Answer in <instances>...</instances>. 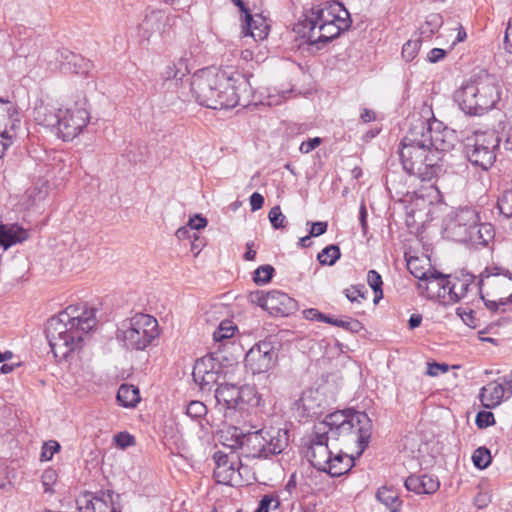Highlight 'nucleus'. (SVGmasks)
<instances>
[{"instance_id": "nucleus-1", "label": "nucleus", "mask_w": 512, "mask_h": 512, "mask_svg": "<svg viewBox=\"0 0 512 512\" xmlns=\"http://www.w3.org/2000/svg\"><path fill=\"white\" fill-rule=\"evenodd\" d=\"M190 86L196 101L210 109L246 106L251 101V84L239 72L228 74L214 67L204 68L193 74Z\"/></svg>"}, {"instance_id": "nucleus-2", "label": "nucleus", "mask_w": 512, "mask_h": 512, "mask_svg": "<svg viewBox=\"0 0 512 512\" xmlns=\"http://www.w3.org/2000/svg\"><path fill=\"white\" fill-rule=\"evenodd\" d=\"M351 25L349 12L340 2H325L306 10L293 31L310 45L321 48Z\"/></svg>"}, {"instance_id": "nucleus-3", "label": "nucleus", "mask_w": 512, "mask_h": 512, "mask_svg": "<svg viewBox=\"0 0 512 512\" xmlns=\"http://www.w3.org/2000/svg\"><path fill=\"white\" fill-rule=\"evenodd\" d=\"M77 310L69 306L47 322L46 338L55 357L67 358L81 348L84 336L96 325L94 308H84L76 315Z\"/></svg>"}, {"instance_id": "nucleus-4", "label": "nucleus", "mask_w": 512, "mask_h": 512, "mask_svg": "<svg viewBox=\"0 0 512 512\" xmlns=\"http://www.w3.org/2000/svg\"><path fill=\"white\" fill-rule=\"evenodd\" d=\"M425 121L419 119L400 142L398 154L403 169L422 181H430L439 170L440 156L430 150L425 135Z\"/></svg>"}, {"instance_id": "nucleus-5", "label": "nucleus", "mask_w": 512, "mask_h": 512, "mask_svg": "<svg viewBox=\"0 0 512 512\" xmlns=\"http://www.w3.org/2000/svg\"><path fill=\"white\" fill-rule=\"evenodd\" d=\"M227 444L232 449H241L246 457L267 459L282 453L289 443V432L285 428H262L244 433L231 426L226 431Z\"/></svg>"}, {"instance_id": "nucleus-6", "label": "nucleus", "mask_w": 512, "mask_h": 512, "mask_svg": "<svg viewBox=\"0 0 512 512\" xmlns=\"http://www.w3.org/2000/svg\"><path fill=\"white\" fill-rule=\"evenodd\" d=\"M454 99L466 114L481 115L500 100L498 81L494 75L480 71L455 92Z\"/></svg>"}, {"instance_id": "nucleus-7", "label": "nucleus", "mask_w": 512, "mask_h": 512, "mask_svg": "<svg viewBox=\"0 0 512 512\" xmlns=\"http://www.w3.org/2000/svg\"><path fill=\"white\" fill-rule=\"evenodd\" d=\"M160 335L155 317L137 313L121 323L117 330V339L129 350L143 351Z\"/></svg>"}, {"instance_id": "nucleus-8", "label": "nucleus", "mask_w": 512, "mask_h": 512, "mask_svg": "<svg viewBox=\"0 0 512 512\" xmlns=\"http://www.w3.org/2000/svg\"><path fill=\"white\" fill-rule=\"evenodd\" d=\"M501 138L497 131H475L466 138L465 154L474 166L488 170L496 160V152L499 149Z\"/></svg>"}, {"instance_id": "nucleus-9", "label": "nucleus", "mask_w": 512, "mask_h": 512, "mask_svg": "<svg viewBox=\"0 0 512 512\" xmlns=\"http://www.w3.org/2000/svg\"><path fill=\"white\" fill-rule=\"evenodd\" d=\"M372 426V421L365 412L354 411L350 413V420L330 431L329 438L335 441L356 443L359 448L358 456H360L368 447Z\"/></svg>"}, {"instance_id": "nucleus-10", "label": "nucleus", "mask_w": 512, "mask_h": 512, "mask_svg": "<svg viewBox=\"0 0 512 512\" xmlns=\"http://www.w3.org/2000/svg\"><path fill=\"white\" fill-rule=\"evenodd\" d=\"M480 222L478 212L471 207H462L450 212L444 219V234L447 238L465 243Z\"/></svg>"}, {"instance_id": "nucleus-11", "label": "nucleus", "mask_w": 512, "mask_h": 512, "mask_svg": "<svg viewBox=\"0 0 512 512\" xmlns=\"http://www.w3.org/2000/svg\"><path fill=\"white\" fill-rule=\"evenodd\" d=\"M419 277L429 280L431 284L436 282L439 288L448 287L447 295L452 302H458L464 298L475 280V276L472 274H465L462 278L450 280V276L434 269H428Z\"/></svg>"}, {"instance_id": "nucleus-12", "label": "nucleus", "mask_w": 512, "mask_h": 512, "mask_svg": "<svg viewBox=\"0 0 512 512\" xmlns=\"http://www.w3.org/2000/svg\"><path fill=\"white\" fill-rule=\"evenodd\" d=\"M485 284L490 287L504 288L505 290L509 291L512 289V273L509 270L504 271L499 267H493L491 269L487 268L480 275V280L477 283L480 297L485 302V305L488 309L496 311L498 304L495 301H486L481 293L482 286ZM499 301L501 305L512 303V293L508 297H500Z\"/></svg>"}, {"instance_id": "nucleus-13", "label": "nucleus", "mask_w": 512, "mask_h": 512, "mask_svg": "<svg viewBox=\"0 0 512 512\" xmlns=\"http://www.w3.org/2000/svg\"><path fill=\"white\" fill-rule=\"evenodd\" d=\"M278 353L271 342L260 341L246 353L245 366L255 375L269 371L277 363Z\"/></svg>"}, {"instance_id": "nucleus-14", "label": "nucleus", "mask_w": 512, "mask_h": 512, "mask_svg": "<svg viewBox=\"0 0 512 512\" xmlns=\"http://www.w3.org/2000/svg\"><path fill=\"white\" fill-rule=\"evenodd\" d=\"M331 440L326 435L325 425L317 424L310 439V445L307 451V457L311 465L318 471L326 472L332 452L328 447V441Z\"/></svg>"}, {"instance_id": "nucleus-15", "label": "nucleus", "mask_w": 512, "mask_h": 512, "mask_svg": "<svg viewBox=\"0 0 512 512\" xmlns=\"http://www.w3.org/2000/svg\"><path fill=\"white\" fill-rule=\"evenodd\" d=\"M59 124L55 128L57 135L64 141L74 139L89 121L86 109L74 108L60 111Z\"/></svg>"}, {"instance_id": "nucleus-16", "label": "nucleus", "mask_w": 512, "mask_h": 512, "mask_svg": "<svg viewBox=\"0 0 512 512\" xmlns=\"http://www.w3.org/2000/svg\"><path fill=\"white\" fill-rule=\"evenodd\" d=\"M0 126H4L0 132V144L3 150H7L16 135L15 131L20 127V114L16 104L4 98H0Z\"/></svg>"}, {"instance_id": "nucleus-17", "label": "nucleus", "mask_w": 512, "mask_h": 512, "mask_svg": "<svg viewBox=\"0 0 512 512\" xmlns=\"http://www.w3.org/2000/svg\"><path fill=\"white\" fill-rule=\"evenodd\" d=\"M253 394V390L248 386H237L235 384H219L215 390V399L217 404L223 405L227 409L241 408V405L248 402L247 397Z\"/></svg>"}, {"instance_id": "nucleus-18", "label": "nucleus", "mask_w": 512, "mask_h": 512, "mask_svg": "<svg viewBox=\"0 0 512 512\" xmlns=\"http://www.w3.org/2000/svg\"><path fill=\"white\" fill-rule=\"evenodd\" d=\"M264 310L274 316H288L298 310V303L288 294L273 290L266 293Z\"/></svg>"}, {"instance_id": "nucleus-19", "label": "nucleus", "mask_w": 512, "mask_h": 512, "mask_svg": "<svg viewBox=\"0 0 512 512\" xmlns=\"http://www.w3.org/2000/svg\"><path fill=\"white\" fill-rule=\"evenodd\" d=\"M423 135H425L426 142L430 150H432V152H437L440 157L442 156V153L452 150L457 141V137L453 130L445 128L442 131H432L431 127L426 123Z\"/></svg>"}, {"instance_id": "nucleus-20", "label": "nucleus", "mask_w": 512, "mask_h": 512, "mask_svg": "<svg viewBox=\"0 0 512 512\" xmlns=\"http://www.w3.org/2000/svg\"><path fill=\"white\" fill-rule=\"evenodd\" d=\"M295 405L297 410L301 411L302 416L318 417L325 411L326 400L318 390L308 389L302 393Z\"/></svg>"}, {"instance_id": "nucleus-21", "label": "nucleus", "mask_w": 512, "mask_h": 512, "mask_svg": "<svg viewBox=\"0 0 512 512\" xmlns=\"http://www.w3.org/2000/svg\"><path fill=\"white\" fill-rule=\"evenodd\" d=\"M120 500L111 490L98 491L86 501L85 512H121Z\"/></svg>"}, {"instance_id": "nucleus-22", "label": "nucleus", "mask_w": 512, "mask_h": 512, "mask_svg": "<svg viewBox=\"0 0 512 512\" xmlns=\"http://www.w3.org/2000/svg\"><path fill=\"white\" fill-rule=\"evenodd\" d=\"M269 33V25L266 19L260 14L251 15L246 13L242 24V34L244 37H251L254 41L264 40Z\"/></svg>"}, {"instance_id": "nucleus-23", "label": "nucleus", "mask_w": 512, "mask_h": 512, "mask_svg": "<svg viewBox=\"0 0 512 512\" xmlns=\"http://www.w3.org/2000/svg\"><path fill=\"white\" fill-rule=\"evenodd\" d=\"M61 109H56L54 106L45 103L43 100H38L33 110V117L37 124L51 128L55 131L57 124H59Z\"/></svg>"}, {"instance_id": "nucleus-24", "label": "nucleus", "mask_w": 512, "mask_h": 512, "mask_svg": "<svg viewBox=\"0 0 512 512\" xmlns=\"http://www.w3.org/2000/svg\"><path fill=\"white\" fill-rule=\"evenodd\" d=\"M405 487L417 494H433L439 489L440 482L437 477L428 474L411 475L406 478Z\"/></svg>"}, {"instance_id": "nucleus-25", "label": "nucleus", "mask_w": 512, "mask_h": 512, "mask_svg": "<svg viewBox=\"0 0 512 512\" xmlns=\"http://www.w3.org/2000/svg\"><path fill=\"white\" fill-rule=\"evenodd\" d=\"M28 237V230L16 223L0 224V251L3 252L10 246L27 240Z\"/></svg>"}, {"instance_id": "nucleus-26", "label": "nucleus", "mask_w": 512, "mask_h": 512, "mask_svg": "<svg viewBox=\"0 0 512 512\" xmlns=\"http://www.w3.org/2000/svg\"><path fill=\"white\" fill-rule=\"evenodd\" d=\"M61 69L78 75H87L92 67L90 60L69 50L61 51Z\"/></svg>"}, {"instance_id": "nucleus-27", "label": "nucleus", "mask_w": 512, "mask_h": 512, "mask_svg": "<svg viewBox=\"0 0 512 512\" xmlns=\"http://www.w3.org/2000/svg\"><path fill=\"white\" fill-rule=\"evenodd\" d=\"M480 401L485 408L493 409L497 407L506 397L504 395L503 383L492 381L480 390Z\"/></svg>"}, {"instance_id": "nucleus-28", "label": "nucleus", "mask_w": 512, "mask_h": 512, "mask_svg": "<svg viewBox=\"0 0 512 512\" xmlns=\"http://www.w3.org/2000/svg\"><path fill=\"white\" fill-rule=\"evenodd\" d=\"M166 20L167 17L161 10H151L147 12L144 19L139 24L142 36L148 40L153 34L161 31Z\"/></svg>"}, {"instance_id": "nucleus-29", "label": "nucleus", "mask_w": 512, "mask_h": 512, "mask_svg": "<svg viewBox=\"0 0 512 512\" xmlns=\"http://www.w3.org/2000/svg\"><path fill=\"white\" fill-rule=\"evenodd\" d=\"M354 466V458L343 453L331 456L326 473L332 477H339L346 474Z\"/></svg>"}, {"instance_id": "nucleus-30", "label": "nucleus", "mask_w": 512, "mask_h": 512, "mask_svg": "<svg viewBox=\"0 0 512 512\" xmlns=\"http://www.w3.org/2000/svg\"><path fill=\"white\" fill-rule=\"evenodd\" d=\"M376 497L391 512H398L401 508L402 501L399 499L397 491L392 488L381 487L378 489Z\"/></svg>"}, {"instance_id": "nucleus-31", "label": "nucleus", "mask_w": 512, "mask_h": 512, "mask_svg": "<svg viewBox=\"0 0 512 512\" xmlns=\"http://www.w3.org/2000/svg\"><path fill=\"white\" fill-rule=\"evenodd\" d=\"M117 400L123 407H135L140 400L137 387L129 384H122L117 392Z\"/></svg>"}, {"instance_id": "nucleus-32", "label": "nucleus", "mask_w": 512, "mask_h": 512, "mask_svg": "<svg viewBox=\"0 0 512 512\" xmlns=\"http://www.w3.org/2000/svg\"><path fill=\"white\" fill-rule=\"evenodd\" d=\"M469 242L473 244L487 245L494 237L493 226L489 223H477V227L471 233Z\"/></svg>"}, {"instance_id": "nucleus-33", "label": "nucleus", "mask_w": 512, "mask_h": 512, "mask_svg": "<svg viewBox=\"0 0 512 512\" xmlns=\"http://www.w3.org/2000/svg\"><path fill=\"white\" fill-rule=\"evenodd\" d=\"M216 370H221L220 361L214 354H208L195 362L192 375L202 374L204 371L210 373Z\"/></svg>"}, {"instance_id": "nucleus-34", "label": "nucleus", "mask_w": 512, "mask_h": 512, "mask_svg": "<svg viewBox=\"0 0 512 512\" xmlns=\"http://www.w3.org/2000/svg\"><path fill=\"white\" fill-rule=\"evenodd\" d=\"M350 411H335L326 416V418L319 424L325 425V432L327 436H330V431L335 430L340 425L350 420Z\"/></svg>"}, {"instance_id": "nucleus-35", "label": "nucleus", "mask_w": 512, "mask_h": 512, "mask_svg": "<svg viewBox=\"0 0 512 512\" xmlns=\"http://www.w3.org/2000/svg\"><path fill=\"white\" fill-rule=\"evenodd\" d=\"M194 382L199 386L203 392H211L213 386L218 383L220 378V370L202 374L192 375Z\"/></svg>"}, {"instance_id": "nucleus-36", "label": "nucleus", "mask_w": 512, "mask_h": 512, "mask_svg": "<svg viewBox=\"0 0 512 512\" xmlns=\"http://www.w3.org/2000/svg\"><path fill=\"white\" fill-rule=\"evenodd\" d=\"M186 73H188V67L183 59H180L177 63L168 65L163 72V78L165 80H181Z\"/></svg>"}, {"instance_id": "nucleus-37", "label": "nucleus", "mask_w": 512, "mask_h": 512, "mask_svg": "<svg viewBox=\"0 0 512 512\" xmlns=\"http://www.w3.org/2000/svg\"><path fill=\"white\" fill-rule=\"evenodd\" d=\"M340 256V248L337 245L331 244L326 246L321 252L318 253L317 260L321 265L332 266L336 263Z\"/></svg>"}, {"instance_id": "nucleus-38", "label": "nucleus", "mask_w": 512, "mask_h": 512, "mask_svg": "<svg viewBox=\"0 0 512 512\" xmlns=\"http://www.w3.org/2000/svg\"><path fill=\"white\" fill-rule=\"evenodd\" d=\"M443 25V19L440 14H430L425 23L420 27V34L425 37H431Z\"/></svg>"}, {"instance_id": "nucleus-39", "label": "nucleus", "mask_w": 512, "mask_h": 512, "mask_svg": "<svg viewBox=\"0 0 512 512\" xmlns=\"http://www.w3.org/2000/svg\"><path fill=\"white\" fill-rule=\"evenodd\" d=\"M328 324L341 327L351 333H359L364 329L363 324L359 320L351 317H345L343 319L331 317Z\"/></svg>"}, {"instance_id": "nucleus-40", "label": "nucleus", "mask_w": 512, "mask_h": 512, "mask_svg": "<svg viewBox=\"0 0 512 512\" xmlns=\"http://www.w3.org/2000/svg\"><path fill=\"white\" fill-rule=\"evenodd\" d=\"M237 327L231 321H222L219 327L213 333L215 342H223L229 340L235 334Z\"/></svg>"}, {"instance_id": "nucleus-41", "label": "nucleus", "mask_w": 512, "mask_h": 512, "mask_svg": "<svg viewBox=\"0 0 512 512\" xmlns=\"http://www.w3.org/2000/svg\"><path fill=\"white\" fill-rule=\"evenodd\" d=\"M490 450L484 446L478 447L472 455V461L478 469H485L491 463Z\"/></svg>"}, {"instance_id": "nucleus-42", "label": "nucleus", "mask_w": 512, "mask_h": 512, "mask_svg": "<svg viewBox=\"0 0 512 512\" xmlns=\"http://www.w3.org/2000/svg\"><path fill=\"white\" fill-rule=\"evenodd\" d=\"M236 470L234 463L228 464V467H215L213 475L218 483L228 484L234 480Z\"/></svg>"}, {"instance_id": "nucleus-43", "label": "nucleus", "mask_w": 512, "mask_h": 512, "mask_svg": "<svg viewBox=\"0 0 512 512\" xmlns=\"http://www.w3.org/2000/svg\"><path fill=\"white\" fill-rule=\"evenodd\" d=\"M367 282L371 289L375 293V299L374 302L377 303L379 299L383 297V290H382V277L381 275L375 271V270H369L367 273Z\"/></svg>"}, {"instance_id": "nucleus-44", "label": "nucleus", "mask_w": 512, "mask_h": 512, "mask_svg": "<svg viewBox=\"0 0 512 512\" xmlns=\"http://www.w3.org/2000/svg\"><path fill=\"white\" fill-rule=\"evenodd\" d=\"M26 194L32 203L44 200L48 195V182L44 180L37 182L34 187L27 190Z\"/></svg>"}, {"instance_id": "nucleus-45", "label": "nucleus", "mask_w": 512, "mask_h": 512, "mask_svg": "<svg viewBox=\"0 0 512 512\" xmlns=\"http://www.w3.org/2000/svg\"><path fill=\"white\" fill-rule=\"evenodd\" d=\"M274 271L275 270L271 265L266 264L259 266L254 271L253 280L258 285L267 284L271 281Z\"/></svg>"}, {"instance_id": "nucleus-46", "label": "nucleus", "mask_w": 512, "mask_h": 512, "mask_svg": "<svg viewBox=\"0 0 512 512\" xmlns=\"http://www.w3.org/2000/svg\"><path fill=\"white\" fill-rule=\"evenodd\" d=\"M498 209L506 218L512 217V190L502 193L497 202Z\"/></svg>"}, {"instance_id": "nucleus-47", "label": "nucleus", "mask_w": 512, "mask_h": 512, "mask_svg": "<svg viewBox=\"0 0 512 512\" xmlns=\"http://www.w3.org/2000/svg\"><path fill=\"white\" fill-rule=\"evenodd\" d=\"M421 46V39L408 40L402 47V57L407 61H412Z\"/></svg>"}, {"instance_id": "nucleus-48", "label": "nucleus", "mask_w": 512, "mask_h": 512, "mask_svg": "<svg viewBox=\"0 0 512 512\" xmlns=\"http://www.w3.org/2000/svg\"><path fill=\"white\" fill-rule=\"evenodd\" d=\"M207 414V408L201 401L193 400L186 407V415L192 419H200Z\"/></svg>"}, {"instance_id": "nucleus-49", "label": "nucleus", "mask_w": 512, "mask_h": 512, "mask_svg": "<svg viewBox=\"0 0 512 512\" xmlns=\"http://www.w3.org/2000/svg\"><path fill=\"white\" fill-rule=\"evenodd\" d=\"M268 218L271 222V225L275 229L284 228L286 226V223H287L286 217L281 212V209L279 206H274L273 208H271V210L268 214Z\"/></svg>"}, {"instance_id": "nucleus-50", "label": "nucleus", "mask_w": 512, "mask_h": 512, "mask_svg": "<svg viewBox=\"0 0 512 512\" xmlns=\"http://www.w3.org/2000/svg\"><path fill=\"white\" fill-rule=\"evenodd\" d=\"M57 472L56 470L52 469V468H49V469H46L42 476H41V481H42V485L44 487V491L46 493H50L52 492V485H54L57 481Z\"/></svg>"}, {"instance_id": "nucleus-51", "label": "nucleus", "mask_w": 512, "mask_h": 512, "mask_svg": "<svg viewBox=\"0 0 512 512\" xmlns=\"http://www.w3.org/2000/svg\"><path fill=\"white\" fill-rule=\"evenodd\" d=\"M475 422L478 428H487L495 423L494 414L490 411H479Z\"/></svg>"}, {"instance_id": "nucleus-52", "label": "nucleus", "mask_w": 512, "mask_h": 512, "mask_svg": "<svg viewBox=\"0 0 512 512\" xmlns=\"http://www.w3.org/2000/svg\"><path fill=\"white\" fill-rule=\"evenodd\" d=\"M425 282V287L423 286V283H419L418 288L421 290H425L429 297L431 296L429 294V291L431 290L433 295L436 294L438 297L445 298V296L447 295L448 287L439 288L436 282L433 284H431L429 280H425Z\"/></svg>"}, {"instance_id": "nucleus-53", "label": "nucleus", "mask_w": 512, "mask_h": 512, "mask_svg": "<svg viewBox=\"0 0 512 512\" xmlns=\"http://www.w3.org/2000/svg\"><path fill=\"white\" fill-rule=\"evenodd\" d=\"M364 290V285H355L345 289L344 293L348 300H350L351 302H355L357 301L358 297H361L362 299L366 298Z\"/></svg>"}, {"instance_id": "nucleus-54", "label": "nucleus", "mask_w": 512, "mask_h": 512, "mask_svg": "<svg viewBox=\"0 0 512 512\" xmlns=\"http://www.w3.org/2000/svg\"><path fill=\"white\" fill-rule=\"evenodd\" d=\"M457 315L463 320V322L471 327L475 328L477 326L476 318L474 316V312L472 310H466L465 308L459 307L457 308Z\"/></svg>"}, {"instance_id": "nucleus-55", "label": "nucleus", "mask_w": 512, "mask_h": 512, "mask_svg": "<svg viewBox=\"0 0 512 512\" xmlns=\"http://www.w3.org/2000/svg\"><path fill=\"white\" fill-rule=\"evenodd\" d=\"M60 450V445L56 441H49L48 443H45L43 446V450L41 453V460H51L54 453L58 452Z\"/></svg>"}, {"instance_id": "nucleus-56", "label": "nucleus", "mask_w": 512, "mask_h": 512, "mask_svg": "<svg viewBox=\"0 0 512 512\" xmlns=\"http://www.w3.org/2000/svg\"><path fill=\"white\" fill-rule=\"evenodd\" d=\"M304 317L308 320H316L324 323H329L331 316H328L315 308H309L303 311Z\"/></svg>"}, {"instance_id": "nucleus-57", "label": "nucleus", "mask_w": 512, "mask_h": 512, "mask_svg": "<svg viewBox=\"0 0 512 512\" xmlns=\"http://www.w3.org/2000/svg\"><path fill=\"white\" fill-rule=\"evenodd\" d=\"M272 503L274 504V509H277L280 505L279 500L272 495H264L260 500L259 506L256 512H269V507Z\"/></svg>"}, {"instance_id": "nucleus-58", "label": "nucleus", "mask_w": 512, "mask_h": 512, "mask_svg": "<svg viewBox=\"0 0 512 512\" xmlns=\"http://www.w3.org/2000/svg\"><path fill=\"white\" fill-rule=\"evenodd\" d=\"M114 440L120 448H126L134 443V437L127 432H120L116 434Z\"/></svg>"}, {"instance_id": "nucleus-59", "label": "nucleus", "mask_w": 512, "mask_h": 512, "mask_svg": "<svg viewBox=\"0 0 512 512\" xmlns=\"http://www.w3.org/2000/svg\"><path fill=\"white\" fill-rule=\"evenodd\" d=\"M449 370V366L445 363H428L427 375L435 377L440 373H446Z\"/></svg>"}, {"instance_id": "nucleus-60", "label": "nucleus", "mask_w": 512, "mask_h": 512, "mask_svg": "<svg viewBox=\"0 0 512 512\" xmlns=\"http://www.w3.org/2000/svg\"><path fill=\"white\" fill-rule=\"evenodd\" d=\"M321 143V139L319 137L308 139L307 141H304L301 143L299 150L301 153H309L312 150H314L316 147H318Z\"/></svg>"}, {"instance_id": "nucleus-61", "label": "nucleus", "mask_w": 512, "mask_h": 512, "mask_svg": "<svg viewBox=\"0 0 512 512\" xmlns=\"http://www.w3.org/2000/svg\"><path fill=\"white\" fill-rule=\"evenodd\" d=\"M207 225V219L200 214H196L188 221V226L193 230H200L205 228Z\"/></svg>"}, {"instance_id": "nucleus-62", "label": "nucleus", "mask_w": 512, "mask_h": 512, "mask_svg": "<svg viewBox=\"0 0 512 512\" xmlns=\"http://www.w3.org/2000/svg\"><path fill=\"white\" fill-rule=\"evenodd\" d=\"M328 224L324 221L311 223L310 236L318 237L327 231Z\"/></svg>"}, {"instance_id": "nucleus-63", "label": "nucleus", "mask_w": 512, "mask_h": 512, "mask_svg": "<svg viewBox=\"0 0 512 512\" xmlns=\"http://www.w3.org/2000/svg\"><path fill=\"white\" fill-rule=\"evenodd\" d=\"M263 204H264V197L260 193L254 192L250 196V205H251V210L253 212L261 209L263 207Z\"/></svg>"}, {"instance_id": "nucleus-64", "label": "nucleus", "mask_w": 512, "mask_h": 512, "mask_svg": "<svg viewBox=\"0 0 512 512\" xmlns=\"http://www.w3.org/2000/svg\"><path fill=\"white\" fill-rule=\"evenodd\" d=\"M499 383H503L504 395L506 398L512 396V372L509 375L504 376Z\"/></svg>"}]
</instances>
